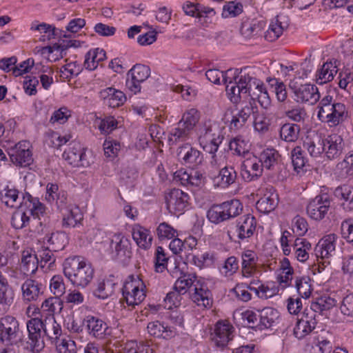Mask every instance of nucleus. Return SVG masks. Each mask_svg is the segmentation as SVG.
Listing matches in <instances>:
<instances>
[{
    "label": "nucleus",
    "mask_w": 353,
    "mask_h": 353,
    "mask_svg": "<svg viewBox=\"0 0 353 353\" xmlns=\"http://www.w3.org/2000/svg\"><path fill=\"white\" fill-rule=\"evenodd\" d=\"M199 119L200 114L199 111L196 109L191 108L184 112L179 122L192 132Z\"/></svg>",
    "instance_id": "obj_52"
},
{
    "label": "nucleus",
    "mask_w": 353,
    "mask_h": 353,
    "mask_svg": "<svg viewBox=\"0 0 353 353\" xmlns=\"http://www.w3.org/2000/svg\"><path fill=\"white\" fill-rule=\"evenodd\" d=\"M295 286L299 295L305 299L310 297L312 293L311 279L309 276H303L296 279Z\"/></svg>",
    "instance_id": "obj_57"
},
{
    "label": "nucleus",
    "mask_w": 353,
    "mask_h": 353,
    "mask_svg": "<svg viewBox=\"0 0 353 353\" xmlns=\"http://www.w3.org/2000/svg\"><path fill=\"white\" fill-rule=\"evenodd\" d=\"M266 81L271 88L274 89L278 101L280 102L285 101L288 97V93L283 82L278 79L272 77L267 78Z\"/></svg>",
    "instance_id": "obj_56"
},
{
    "label": "nucleus",
    "mask_w": 353,
    "mask_h": 353,
    "mask_svg": "<svg viewBox=\"0 0 353 353\" xmlns=\"http://www.w3.org/2000/svg\"><path fill=\"white\" fill-rule=\"evenodd\" d=\"M256 219L250 215L246 214L238 219L236 224H231L228 229V235L230 239L236 235V236L243 240L250 238L254 234L256 229Z\"/></svg>",
    "instance_id": "obj_7"
},
{
    "label": "nucleus",
    "mask_w": 353,
    "mask_h": 353,
    "mask_svg": "<svg viewBox=\"0 0 353 353\" xmlns=\"http://www.w3.org/2000/svg\"><path fill=\"white\" fill-rule=\"evenodd\" d=\"M145 285L138 277L128 276L122 288L123 299L129 306L134 307L139 305L145 298Z\"/></svg>",
    "instance_id": "obj_5"
},
{
    "label": "nucleus",
    "mask_w": 353,
    "mask_h": 353,
    "mask_svg": "<svg viewBox=\"0 0 353 353\" xmlns=\"http://www.w3.org/2000/svg\"><path fill=\"white\" fill-rule=\"evenodd\" d=\"M14 295V291L9 287L7 279L0 271V313L8 311L13 303Z\"/></svg>",
    "instance_id": "obj_29"
},
{
    "label": "nucleus",
    "mask_w": 353,
    "mask_h": 353,
    "mask_svg": "<svg viewBox=\"0 0 353 353\" xmlns=\"http://www.w3.org/2000/svg\"><path fill=\"white\" fill-rule=\"evenodd\" d=\"M291 159L294 170L299 173L303 170L306 163V159L303 156V151L301 146H296L291 152Z\"/></svg>",
    "instance_id": "obj_58"
},
{
    "label": "nucleus",
    "mask_w": 353,
    "mask_h": 353,
    "mask_svg": "<svg viewBox=\"0 0 353 353\" xmlns=\"http://www.w3.org/2000/svg\"><path fill=\"white\" fill-rule=\"evenodd\" d=\"M196 130L199 143H205L207 141L213 140L222 142L223 140L220 128L210 121L200 124L196 127Z\"/></svg>",
    "instance_id": "obj_18"
},
{
    "label": "nucleus",
    "mask_w": 353,
    "mask_h": 353,
    "mask_svg": "<svg viewBox=\"0 0 353 353\" xmlns=\"http://www.w3.org/2000/svg\"><path fill=\"white\" fill-rule=\"evenodd\" d=\"M334 195L341 200L343 208L346 211L353 210V187L343 185L337 187L334 190Z\"/></svg>",
    "instance_id": "obj_37"
},
{
    "label": "nucleus",
    "mask_w": 353,
    "mask_h": 353,
    "mask_svg": "<svg viewBox=\"0 0 353 353\" xmlns=\"http://www.w3.org/2000/svg\"><path fill=\"white\" fill-rule=\"evenodd\" d=\"M176 155L181 164L195 168L201 164L203 157L202 153L190 144H183L177 148Z\"/></svg>",
    "instance_id": "obj_15"
},
{
    "label": "nucleus",
    "mask_w": 353,
    "mask_h": 353,
    "mask_svg": "<svg viewBox=\"0 0 353 353\" xmlns=\"http://www.w3.org/2000/svg\"><path fill=\"white\" fill-rule=\"evenodd\" d=\"M259 159L263 165L268 170H276L280 165L281 155L274 148H266L259 155Z\"/></svg>",
    "instance_id": "obj_31"
},
{
    "label": "nucleus",
    "mask_w": 353,
    "mask_h": 353,
    "mask_svg": "<svg viewBox=\"0 0 353 353\" xmlns=\"http://www.w3.org/2000/svg\"><path fill=\"white\" fill-rule=\"evenodd\" d=\"M150 75L148 66L142 64L134 65L127 73L126 88L132 93L137 94L141 90V83Z\"/></svg>",
    "instance_id": "obj_9"
},
{
    "label": "nucleus",
    "mask_w": 353,
    "mask_h": 353,
    "mask_svg": "<svg viewBox=\"0 0 353 353\" xmlns=\"http://www.w3.org/2000/svg\"><path fill=\"white\" fill-rule=\"evenodd\" d=\"M39 259L34 252L24 250L21 255V266L26 274H34L38 268Z\"/></svg>",
    "instance_id": "obj_44"
},
{
    "label": "nucleus",
    "mask_w": 353,
    "mask_h": 353,
    "mask_svg": "<svg viewBox=\"0 0 353 353\" xmlns=\"http://www.w3.org/2000/svg\"><path fill=\"white\" fill-rule=\"evenodd\" d=\"M279 312L270 307H264L259 311V323L257 324L261 329L270 328L279 319Z\"/></svg>",
    "instance_id": "obj_38"
},
{
    "label": "nucleus",
    "mask_w": 353,
    "mask_h": 353,
    "mask_svg": "<svg viewBox=\"0 0 353 353\" xmlns=\"http://www.w3.org/2000/svg\"><path fill=\"white\" fill-rule=\"evenodd\" d=\"M263 165L258 157L253 154H248L241 165V174L245 181L258 180L263 174Z\"/></svg>",
    "instance_id": "obj_13"
},
{
    "label": "nucleus",
    "mask_w": 353,
    "mask_h": 353,
    "mask_svg": "<svg viewBox=\"0 0 353 353\" xmlns=\"http://www.w3.org/2000/svg\"><path fill=\"white\" fill-rule=\"evenodd\" d=\"M241 275L243 278L250 279L258 272V254L250 250L243 251L241 254Z\"/></svg>",
    "instance_id": "obj_21"
},
{
    "label": "nucleus",
    "mask_w": 353,
    "mask_h": 353,
    "mask_svg": "<svg viewBox=\"0 0 353 353\" xmlns=\"http://www.w3.org/2000/svg\"><path fill=\"white\" fill-rule=\"evenodd\" d=\"M316 313L313 310L305 309L301 318L298 319L293 334L298 339H302L310 334L316 327Z\"/></svg>",
    "instance_id": "obj_14"
},
{
    "label": "nucleus",
    "mask_w": 353,
    "mask_h": 353,
    "mask_svg": "<svg viewBox=\"0 0 353 353\" xmlns=\"http://www.w3.org/2000/svg\"><path fill=\"white\" fill-rule=\"evenodd\" d=\"M344 142L342 137L332 134L324 138V153L329 159L338 158L343 152Z\"/></svg>",
    "instance_id": "obj_24"
},
{
    "label": "nucleus",
    "mask_w": 353,
    "mask_h": 353,
    "mask_svg": "<svg viewBox=\"0 0 353 353\" xmlns=\"http://www.w3.org/2000/svg\"><path fill=\"white\" fill-rule=\"evenodd\" d=\"M189 195L183 191L174 188L166 196L167 208L174 214H181L188 205Z\"/></svg>",
    "instance_id": "obj_16"
},
{
    "label": "nucleus",
    "mask_w": 353,
    "mask_h": 353,
    "mask_svg": "<svg viewBox=\"0 0 353 353\" xmlns=\"http://www.w3.org/2000/svg\"><path fill=\"white\" fill-rule=\"evenodd\" d=\"M259 114L256 101L248 99L242 101L241 108L235 114L228 110L224 119L225 123H230L232 130H237L242 128L248 121H252Z\"/></svg>",
    "instance_id": "obj_4"
},
{
    "label": "nucleus",
    "mask_w": 353,
    "mask_h": 353,
    "mask_svg": "<svg viewBox=\"0 0 353 353\" xmlns=\"http://www.w3.org/2000/svg\"><path fill=\"white\" fill-rule=\"evenodd\" d=\"M279 203L278 194L274 192L265 193L256 202L257 210L264 214H268L273 211Z\"/></svg>",
    "instance_id": "obj_41"
},
{
    "label": "nucleus",
    "mask_w": 353,
    "mask_h": 353,
    "mask_svg": "<svg viewBox=\"0 0 353 353\" xmlns=\"http://www.w3.org/2000/svg\"><path fill=\"white\" fill-rule=\"evenodd\" d=\"M28 332V343L32 352H39L45 346L43 340V320L32 318L26 323Z\"/></svg>",
    "instance_id": "obj_6"
},
{
    "label": "nucleus",
    "mask_w": 353,
    "mask_h": 353,
    "mask_svg": "<svg viewBox=\"0 0 353 353\" xmlns=\"http://www.w3.org/2000/svg\"><path fill=\"white\" fill-rule=\"evenodd\" d=\"M30 221V219L28 212L21 209L13 213L11 223L15 229L18 230L26 227Z\"/></svg>",
    "instance_id": "obj_63"
},
{
    "label": "nucleus",
    "mask_w": 353,
    "mask_h": 353,
    "mask_svg": "<svg viewBox=\"0 0 353 353\" xmlns=\"http://www.w3.org/2000/svg\"><path fill=\"white\" fill-rule=\"evenodd\" d=\"M234 327L228 322L219 321L216 323L212 341L217 347H224L232 339Z\"/></svg>",
    "instance_id": "obj_20"
},
{
    "label": "nucleus",
    "mask_w": 353,
    "mask_h": 353,
    "mask_svg": "<svg viewBox=\"0 0 353 353\" xmlns=\"http://www.w3.org/2000/svg\"><path fill=\"white\" fill-rule=\"evenodd\" d=\"M263 21L245 19L242 21L240 32L245 39H251L261 34L263 28Z\"/></svg>",
    "instance_id": "obj_33"
},
{
    "label": "nucleus",
    "mask_w": 353,
    "mask_h": 353,
    "mask_svg": "<svg viewBox=\"0 0 353 353\" xmlns=\"http://www.w3.org/2000/svg\"><path fill=\"white\" fill-rule=\"evenodd\" d=\"M303 146L312 157H319L325 151L324 138L316 133L309 135L306 137Z\"/></svg>",
    "instance_id": "obj_32"
},
{
    "label": "nucleus",
    "mask_w": 353,
    "mask_h": 353,
    "mask_svg": "<svg viewBox=\"0 0 353 353\" xmlns=\"http://www.w3.org/2000/svg\"><path fill=\"white\" fill-rule=\"evenodd\" d=\"M294 94V100L299 103L314 105L320 99L318 88L312 84L305 83L300 85H290Z\"/></svg>",
    "instance_id": "obj_10"
},
{
    "label": "nucleus",
    "mask_w": 353,
    "mask_h": 353,
    "mask_svg": "<svg viewBox=\"0 0 353 353\" xmlns=\"http://www.w3.org/2000/svg\"><path fill=\"white\" fill-rule=\"evenodd\" d=\"M301 127L297 123H286L279 131L280 138L286 142H294L299 139Z\"/></svg>",
    "instance_id": "obj_47"
},
{
    "label": "nucleus",
    "mask_w": 353,
    "mask_h": 353,
    "mask_svg": "<svg viewBox=\"0 0 353 353\" xmlns=\"http://www.w3.org/2000/svg\"><path fill=\"white\" fill-rule=\"evenodd\" d=\"M293 248L297 260L305 262L309 258V251L312 249V245L306 239L298 237L294 240Z\"/></svg>",
    "instance_id": "obj_48"
},
{
    "label": "nucleus",
    "mask_w": 353,
    "mask_h": 353,
    "mask_svg": "<svg viewBox=\"0 0 353 353\" xmlns=\"http://www.w3.org/2000/svg\"><path fill=\"white\" fill-rule=\"evenodd\" d=\"M63 226L66 228H75L81 225L83 216L77 205H70V207L63 214Z\"/></svg>",
    "instance_id": "obj_35"
},
{
    "label": "nucleus",
    "mask_w": 353,
    "mask_h": 353,
    "mask_svg": "<svg viewBox=\"0 0 353 353\" xmlns=\"http://www.w3.org/2000/svg\"><path fill=\"white\" fill-rule=\"evenodd\" d=\"M229 148L231 151L239 156H243V158L250 154V145L241 137H236L230 141Z\"/></svg>",
    "instance_id": "obj_54"
},
{
    "label": "nucleus",
    "mask_w": 353,
    "mask_h": 353,
    "mask_svg": "<svg viewBox=\"0 0 353 353\" xmlns=\"http://www.w3.org/2000/svg\"><path fill=\"white\" fill-rule=\"evenodd\" d=\"M208 220L214 224H219L228 220L221 204L213 205L207 212Z\"/></svg>",
    "instance_id": "obj_60"
},
{
    "label": "nucleus",
    "mask_w": 353,
    "mask_h": 353,
    "mask_svg": "<svg viewBox=\"0 0 353 353\" xmlns=\"http://www.w3.org/2000/svg\"><path fill=\"white\" fill-rule=\"evenodd\" d=\"M215 259V254L212 252H205L201 255H194L192 256L193 263L200 269L212 266Z\"/></svg>",
    "instance_id": "obj_53"
},
{
    "label": "nucleus",
    "mask_w": 353,
    "mask_h": 353,
    "mask_svg": "<svg viewBox=\"0 0 353 353\" xmlns=\"http://www.w3.org/2000/svg\"><path fill=\"white\" fill-rule=\"evenodd\" d=\"M54 252V251L50 247L44 246H42L41 249L37 251L36 254L38 255V259H40L39 263L42 268L47 263H48L49 267L51 268L54 263L56 259L53 254Z\"/></svg>",
    "instance_id": "obj_61"
},
{
    "label": "nucleus",
    "mask_w": 353,
    "mask_h": 353,
    "mask_svg": "<svg viewBox=\"0 0 353 353\" xmlns=\"http://www.w3.org/2000/svg\"><path fill=\"white\" fill-rule=\"evenodd\" d=\"M83 325L89 336L97 339H103L107 334L108 326L101 319L88 315L83 320Z\"/></svg>",
    "instance_id": "obj_19"
},
{
    "label": "nucleus",
    "mask_w": 353,
    "mask_h": 353,
    "mask_svg": "<svg viewBox=\"0 0 353 353\" xmlns=\"http://www.w3.org/2000/svg\"><path fill=\"white\" fill-rule=\"evenodd\" d=\"M122 351L123 353H152V350L143 343H138L135 341H130L123 345Z\"/></svg>",
    "instance_id": "obj_59"
},
{
    "label": "nucleus",
    "mask_w": 353,
    "mask_h": 353,
    "mask_svg": "<svg viewBox=\"0 0 353 353\" xmlns=\"http://www.w3.org/2000/svg\"><path fill=\"white\" fill-rule=\"evenodd\" d=\"M228 220L237 216L243 211L242 203L238 199H231L221 203Z\"/></svg>",
    "instance_id": "obj_50"
},
{
    "label": "nucleus",
    "mask_w": 353,
    "mask_h": 353,
    "mask_svg": "<svg viewBox=\"0 0 353 353\" xmlns=\"http://www.w3.org/2000/svg\"><path fill=\"white\" fill-rule=\"evenodd\" d=\"M81 71V66L77 61L70 62L62 66L60 69L61 77L70 79L77 77Z\"/></svg>",
    "instance_id": "obj_64"
},
{
    "label": "nucleus",
    "mask_w": 353,
    "mask_h": 353,
    "mask_svg": "<svg viewBox=\"0 0 353 353\" xmlns=\"http://www.w3.org/2000/svg\"><path fill=\"white\" fill-rule=\"evenodd\" d=\"M63 267L64 275L76 287L83 288L93 279L94 269L92 265L79 256L66 259Z\"/></svg>",
    "instance_id": "obj_2"
},
{
    "label": "nucleus",
    "mask_w": 353,
    "mask_h": 353,
    "mask_svg": "<svg viewBox=\"0 0 353 353\" xmlns=\"http://www.w3.org/2000/svg\"><path fill=\"white\" fill-rule=\"evenodd\" d=\"M336 62V60H333L323 63L316 74V82L319 84H324L334 79L338 71Z\"/></svg>",
    "instance_id": "obj_39"
},
{
    "label": "nucleus",
    "mask_w": 353,
    "mask_h": 353,
    "mask_svg": "<svg viewBox=\"0 0 353 353\" xmlns=\"http://www.w3.org/2000/svg\"><path fill=\"white\" fill-rule=\"evenodd\" d=\"M47 241L49 247L54 251L62 250L68 243L67 236L63 232H56L48 237Z\"/></svg>",
    "instance_id": "obj_51"
},
{
    "label": "nucleus",
    "mask_w": 353,
    "mask_h": 353,
    "mask_svg": "<svg viewBox=\"0 0 353 353\" xmlns=\"http://www.w3.org/2000/svg\"><path fill=\"white\" fill-rule=\"evenodd\" d=\"M19 325L10 315L0 318V342L7 345L15 343L19 338Z\"/></svg>",
    "instance_id": "obj_8"
},
{
    "label": "nucleus",
    "mask_w": 353,
    "mask_h": 353,
    "mask_svg": "<svg viewBox=\"0 0 353 353\" xmlns=\"http://www.w3.org/2000/svg\"><path fill=\"white\" fill-rule=\"evenodd\" d=\"M132 238L137 245L142 249L147 250L152 245V236L150 232L139 225H135L132 229Z\"/></svg>",
    "instance_id": "obj_40"
},
{
    "label": "nucleus",
    "mask_w": 353,
    "mask_h": 353,
    "mask_svg": "<svg viewBox=\"0 0 353 353\" xmlns=\"http://www.w3.org/2000/svg\"><path fill=\"white\" fill-rule=\"evenodd\" d=\"M192 290V292H190L191 299L198 306L206 308L212 305V294L204 282L196 281L194 288Z\"/></svg>",
    "instance_id": "obj_22"
},
{
    "label": "nucleus",
    "mask_w": 353,
    "mask_h": 353,
    "mask_svg": "<svg viewBox=\"0 0 353 353\" xmlns=\"http://www.w3.org/2000/svg\"><path fill=\"white\" fill-rule=\"evenodd\" d=\"M30 143L21 141L8 150L10 161L16 165L27 167L33 162Z\"/></svg>",
    "instance_id": "obj_11"
},
{
    "label": "nucleus",
    "mask_w": 353,
    "mask_h": 353,
    "mask_svg": "<svg viewBox=\"0 0 353 353\" xmlns=\"http://www.w3.org/2000/svg\"><path fill=\"white\" fill-rule=\"evenodd\" d=\"M99 94L104 103L113 108L121 105L126 99L123 92L113 88H107L102 90Z\"/></svg>",
    "instance_id": "obj_30"
},
{
    "label": "nucleus",
    "mask_w": 353,
    "mask_h": 353,
    "mask_svg": "<svg viewBox=\"0 0 353 353\" xmlns=\"http://www.w3.org/2000/svg\"><path fill=\"white\" fill-rule=\"evenodd\" d=\"M61 333V326L57 323L54 315L49 314L43 319V339L46 337L52 343H55L57 347H60L62 340L59 338Z\"/></svg>",
    "instance_id": "obj_23"
},
{
    "label": "nucleus",
    "mask_w": 353,
    "mask_h": 353,
    "mask_svg": "<svg viewBox=\"0 0 353 353\" xmlns=\"http://www.w3.org/2000/svg\"><path fill=\"white\" fill-rule=\"evenodd\" d=\"M250 290L254 292L258 297L261 299H268L275 295L279 290L274 285H270V283H261L257 287L251 286Z\"/></svg>",
    "instance_id": "obj_55"
},
{
    "label": "nucleus",
    "mask_w": 353,
    "mask_h": 353,
    "mask_svg": "<svg viewBox=\"0 0 353 353\" xmlns=\"http://www.w3.org/2000/svg\"><path fill=\"white\" fill-rule=\"evenodd\" d=\"M285 17L277 16L271 21L264 35L265 40L270 42L274 41L283 34V30L288 26L287 21H281Z\"/></svg>",
    "instance_id": "obj_36"
},
{
    "label": "nucleus",
    "mask_w": 353,
    "mask_h": 353,
    "mask_svg": "<svg viewBox=\"0 0 353 353\" xmlns=\"http://www.w3.org/2000/svg\"><path fill=\"white\" fill-rule=\"evenodd\" d=\"M285 114L290 120L297 123V124L299 123H304L307 117L305 109L299 105L292 107L291 109L285 111Z\"/></svg>",
    "instance_id": "obj_62"
},
{
    "label": "nucleus",
    "mask_w": 353,
    "mask_h": 353,
    "mask_svg": "<svg viewBox=\"0 0 353 353\" xmlns=\"http://www.w3.org/2000/svg\"><path fill=\"white\" fill-rule=\"evenodd\" d=\"M22 298L24 301H37L43 293V285L39 281L27 279L21 285Z\"/></svg>",
    "instance_id": "obj_25"
},
{
    "label": "nucleus",
    "mask_w": 353,
    "mask_h": 353,
    "mask_svg": "<svg viewBox=\"0 0 353 353\" xmlns=\"http://www.w3.org/2000/svg\"><path fill=\"white\" fill-rule=\"evenodd\" d=\"M237 179V173L232 166H225L220 169L219 174L216 176L218 185L226 188L234 183Z\"/></svg>",
    "instance_id": "obj_45"
},
{
    "label": "nucleus",
    "mask_w": 353,
    "mask_h": 353,
    "mask_svg": "<svg viewBox=\"0 0 353 353\" xmlns=\"http://www.w3.org/2000/svg\"><path fill=\"white\" fill-rule=\"evenodd\" d=\"M229 83L226 88V94L230 101L237 104L241 101V94H246L248 100L258 101L264 109L271 105V99L263 82L257 79L249 68L239 70L231 69L225 77Z\"/></svg>",
    "instance_id": "obj_1"
},
{
    "label": "nucleus",
    "mask_w": 353,
    "mask_h": 353,
    "mask_svg": "<svg viewBox=\"0 0 353 353\" xmlns=\"http://www.w3.org/2000/svg\"><path fill=\"white\" fill-rule=\"evenodd\" d=\"M192 131L178 122L168 134V141L170 145H175L179 143L185 142L191 137Z\"/></svg>",
    "instance_id": "obj_34"
},
{
    "label": "nucleus",
    "mask_w": 353,
    "mask_h": 353,
    "mask_svg": "<svg viewBox=\"0 0 353 353\" xmlns=\"http://www.w3.org/2000/svg\"><path fill=\"white\" fill-rule=\"evenodd\" d=\"M318 109V118L330 127L337 126L349 117L346 106L342 103L336 102L330 95H326L320 101Z\"/></svg>",
    "instance_id": "obj_3"
},
{
    "label": "nucleus",
    "mask_w": 353,
    "mask_h": 353,
    "mask_svg": "<svg viewBox=\"0 0 353 353\" xmlns=\"http://www.w3.org/2000/svg\"><path fill=\"white\" fill-rule=\"evenodd\" d=\"M199 281L194 274H184L180 276L176 281L174 290H178L182 294H185L188 290L192 292L196 282Z\"/></svg>",
    "instance_id": "obj_46"
},
{
    "label": "nucleus",
    "mask_w": 353,
    "mask_h": 353,
    "mask_svg": "<svg viewBox=\"0 0 353 353\" xmlns=\"http://www.w3.org/2000/svg\"><path fill=\"white\" fill-rule=\"evenodd\" d=\"M130 241L121 234H115L110 241V248L114 257H130Z\"/></svg>",
    "instance_id": "obj_28"
},
{
    "label": "nucleus",
    "mask_w": 353,
    "mask_h": 353,
    "mask_svg": "<svg viewBox=\"0 0 353 353\" xmlns=\"http://www.w3.org/2000/svg\"><path fill=\"white\" fill-rule=\"evenodd\" d=\"M105 59L106 53L104 50L98 48L92 49L86 53L83 65L87 70H94Z\"/></svg>",
    "instance_id": "obj_42"
},
{
    "label": "nucleus",
    "mask_w": 353,
    "mask_h": 353,
    "mask_svg": "<svg viewBox=\"0 0 353 353\" xmlns=\"http://www.w3.org/2000/svg\"><path fill=\"white\" fill-rule=\"evenodd\" d=\"M23 195V203L27 208L26 212L33 219H38L40 225H46V208L37 198L32 197L29 193Z\"/></svg>",
    "instance_id": "obj_17"
},
{
    "label": "nucleus",
    "mask_w": 353,
    "mask_h": 353,
    "mask_svg": "<svg viewBox=\"0 0 353 353\" xmlns=\"http://www.w3.org/2000/svg\"><path fill=\"white\" fill-rule=\"evenodd\" d=\"M0 199L5 205L10 208H22L23 201L19 200V191L14 187L7 186L0 192Z\"/></svg>",
    "instance_id": "obj_43"
},
{
    "label": "nucleus",
    "mask_w": 353,
    "mask_h": 353,
    "mask_svg": "<svg viewBox=\"0 0 353 353\" xmlns=\"http://www.w3.org/2000/svg\"><path fill=\"white\" fill-rule=\"evenodd\" d=\"M330 205L331 199L327 194H319L309 201L307 214L312 219L321 221L327 214Z\"/></svg>",
    "instance_id": "obj_12"
},
{
    "label": "nucleus",
    "mask_w": 353,
    "mask_h": 353,
    "mask_svg": "<svg viewBox=\"0 0 353 353\" xmlns=\"http://www.w3.org/2000/svg\"><path fill=\"white\" fill-rule=\"evenodd\" d=\"M85 157V152L79 143L70 145L63 154V158L74 167L85 166L88 163Z\"/></svg>",
    "instance_id": "obj_27"
},
{
    "label": "nucleus",
    "mask_w": 353,
    "mask_h": 353,
    "mask_svg": "<svg viewBox=\"0 0 353 353\" xmlns=\"http://www.w3.org/2000/svg\"><path fill=\"white\" fill-rule=\"evenodd\" d=\"M336 236L334 234H329L321 239L316 245L314 252L316 258H329L335 252Z\"/></svg>",
    "instance_id": "obj_26"
},
{
    "label": "nucleus",
    "mask_w": 353,
    "mask_h": 353,
    "mask_svg": "<svg viewBox=\"0 0 353 353\" xmlns=\"http://www.w3.org/2000/svg\"><path fill=\"white\" fill-rule=\"evenodd\" d=\"M148 332L151 336H154L156 337H160L163 335V333L165 334V336L163 337H171L174 336L176 333L175 328L171 326H165L163 324L161 323V322L156 321L150 322L148 324Z\"/></svg>",
    "instance_id": "obj_49"
}]
</instances>
